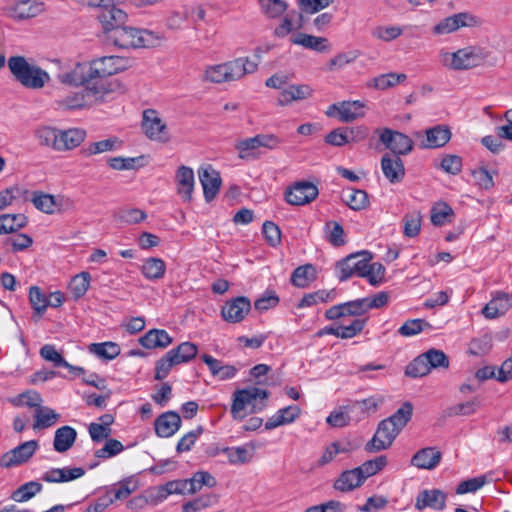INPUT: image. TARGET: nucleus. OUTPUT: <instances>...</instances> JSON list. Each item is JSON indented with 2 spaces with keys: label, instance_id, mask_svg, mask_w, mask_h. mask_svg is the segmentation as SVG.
<instances>
[{
  "label": "nucleus",
  "instance_id": "f257e3e1",
  "mask_svg": "<svg viewBox=\"0 0 512 512\" xmlns=\"http://www.w3.org/2000/svg\"><path fill=\"white\" fill-rule=\"evenodd\" d=\"M7 65L14 79L27 89H42L51 79L46 70L30 64L24 56L9 57Z\"/></svg>",
  "mask_w": 512,
  "mask_h": 512
},
{
  "label": "nucleus",
  "instance_id": "f03ea898",
  "mask_svg": "<svg viewBox=\"0 0 512 512\" xmlns=\"http://www.w3.org/2000/svg\"><path fill=\"white\" fill-rule=\"evenodd\" d=\"M106 40L121 49L149 48L155 46L159 38L151 31L138 29L126 24L111 30Z\"/></svg>",
  "mask_w": 512,
  "mask_h": 512
},
{
  "label": "nucleus",
  "instance_id": "7ed1b4c3",
  "mask_svg": "<svg viewBox=\"0 0 512 512\" xmlns=\"http://www.w3.org/2000/svg\"><path fill=\"white\" fill-rule=\"evenodd\" d=\"M269 392L257 387H247L236 390L233 394V403L231 406V414L234 419H243V413L246 406H252V412L260 411L265 407V400L268 398Z\"/></svg>",
  "mask_w": 512,
  "mask_h": 512
},
{
  "label": "nucleus",
  "instance_id": "20e7f679",
  "mask_svg": "<svg viewBox=\"0 0 512 512\" xmlns=\"http://www.w3.org/2000/svg\"><path fill=\"white\" fill-rule=\"evenodd\" d=\"M484 60L482 50L468 46L455 52H445L441 55L444 66L452 70H468L479 66Z\"/></svg>",
  "mask_w": 512,
  "mask_h": 512
},
{
  "label": "nucleus",
  "instance_id": "39448f33",
  "mask_svg": "<svg viewBox=\"0 0 512 512\" xmlns=\"http://www.w3.org/2000/svg\"><path fill=\"white\" fill-rule=\"evenodd\" d=\"M372 258V254L368 251L348 255L336 264L338 279L343 282L354 275L362 277L367 262H371Z\"/></svg>",
  "mask_w": 512,
  "mask_h": 512
},
{
  "label": "nucleus",
  "instance_id": "423d86ee",
  "mask_svg": "<svg viewBox=\"0 0 512 512\" xmlns=\"http://www.w3.org/2000/svg\"><path fill=\"white\" fill-rule=\"evenodd\" d=\"M401 431L395 423L390 422L387 418L382 420L372 439L366 443L365 450L368 453H376L390 448Z\"/></svg>",
  "mask_w": 512,
  "mask_h": 512
},
{
  "label": "nucleus",
  "instance_id": "0eeeda50",
  "mask_svg": "<svg viewBox=\"0 0 512 512\" xmlns=\"http://www.w3.org/2000/svg\"><path fill=\"white\" fill-rule=\"evenodd\" d=\"M379 140L386 148L391 150V156L398 157L409 154L412 151L414 144L409 136L389 128H384L381 131Z\"/></svg>",
  "mask_w": 512,
  "mask_h": 512
},
{
  "label": "nucleus",
  "instance_id": "6e6552de",
  "mask_svg": "<svg viewBox=\"0 0 512 512\" xmlns=\"http://www.w3.org/2000/svg\"><path fill=\"white\" fill-rule=\"evenodd\" d=\"M319 190L309 181H299L290 186L285 192L286 201L295 206L306 205L317 198Z\"/></svg>",
  "mask_w": 512,
  "mask_h": 512
},
{
  "label": "nucleus",
  "instance_id": "1a4fd4ad",
  "mask_svg": "<svg viewBox=\"0 0 512 512\" xmlns=\"http://www.w3.org/2000/svg\"><path fill=\"white\" fill-rule=\"evenodd\" d=\"M83 87V91L87 94L88 101L92 105L95 102L105 101L107 97L114 92L115 83L91 73Z\"/></svg>",
  "mask_w": 512,
  "mask_h": 512
},
{
  "label": "nucleus",
  "instance_id": "9d476101",
  "mask_svg": "<svg viewBox=\"0 0 512 512\" xmlns=\"http://www.w3.org/2000/svg\"><path fill=\"white\" fill-rule=\"evenodd\" d=\"M38 449L36 440L26 441L14 449L4 453L0 458L2 468H11L26 463Z\"/></svg>",
  "mask_w": 512,
  "mask_h": 512
},
{
  "label": "nucleus",
  "instance_id": "9b49d317",
  "mask_svg": "<svg viewBox=\"0 0 512 512\" xmlns=\"http://www.w3.org/2000/svg\"><path fill=\"white\" fill-rule=\"evenodd\" d=\"M417 138H422L420 147L424 149H437L444 147L451 139L452 133L447 125H435L422 132L416 133Z\"/></svg>",
  "mask_w": 512,
  "mask_h": 512
},
{
  "label": "nucleus",
  "instance_id": "f8f14e48",
  "mask_svg": "<svg viewBox=\"0 0 512 512\" xmlns=\"http://www.w3.org/2000/svg\"><path fill=\"white\" fill-rule=\"evenodd\" d=\"M142 129L145 135L154 141L167 142L169 135L166 131V125L153 109L143 112Z\"/></svg>",
  "mask_w": 512,
  "mask_h": 512
},
{
  "label": "nucleus",
  "instance_id": "ddd939ff",
  "mask_svg": "<svg viewBox=\"0 0 512 512\" xmlns=\"http://www.w3.org/2000/svg\"><path fill=\"white\" fill-rule=\"evenodd\" d=\"M251 310V302L245 296H238L227 301L221 309V316L226 322L239 323Z\"/></svg>",
  "mask_w": 512,
  "mask_h": 512
},
{
  "label": "nucleus",
  "instance_id": "4468645a",
  "mask_svg": "<svg viewBox=\"0 0 512 512\" xmlns=\"http://www.w3.org/2000/svg\"><path fill=\"white\" fill-rule=\"evenodd\" d=\"M102 24L106 37L112 33L111 30L126 24L128 16L126 12L117 8L114 4L105 5L97 15Z\"/></svg>",
  "mask_w": 512,
  "mask_h": 512
},
{
  "label": "nucleus",
  "instance_id": "2eb2a0df",
  "mask_svg": "<svg viewBox=\"0 0 512 512\" xmlns=\"http://www.w3.org/2000/svg\"><path fill=\"white\" fill-rule=\"evenodd\" d=\"M198 176L205 200L207 202L212 201L221 188L222 180L220 173L213 169L211 165H207L198 170Z\"/></svg>",
  "mask_w": 512,
  "mask_h": 512
},
{
  "label": "nucleus",
  "instance_id": "dca6fc26",
  "mask_svg": "<svg viewBox=\"0 0 512 512\" xmlns=\"http://www.w3.org/2000/svg\"><path fill=\"white\" fill-rule=\"evenodd\" d=\"M446 494L439 489H425L416 497L415 508L423 510L431 508L436 511H442L446 506Z\"/></svg>",
  "mask_w": 512,
  "mask_h": 512
},
{
  "label": "nucleus",
  "instance_id": "f3484780",
  "mask_svg": "<svg viewBox=\"0 0 512 512\" xmlns=\"http://www.w3.org/2000/svg\"><path fill=\"white\" fill-rule=\"evenodd\" d=\"M181 423V417L177 412H164L155 420V432L162 438L171 437L180 429Z\"/></svg>",
  "mask_w": 512,
  "mask_h": 512
},
{
  "label": "nucleus",
  "instance_id": "a211bd4d",
  "mask_svg": "<svg viewBox=\"0 0 512 512\" xmlns=\"http://www.w3.org/2000/svg\"><path fill=\"white\" fill-rule=\"evenodd\" d=\"M381 169L384 176L392 184L400 183L405 176L404 163L398 156L384 154L381 159Z\"/></svg>",
  "mask_w": 512,
  "mask_h": 512
},
{
  "label": "nucleus",
  "instance_id": "6ab92c4d",
  "mask_svg": "<svg viewBox=\"0 0 512 512\" xmlns=\"http://www.w3.org/2000/svg\"><path fill=\"white\" fill-rule=\"evenodd\" d=\"M225 63L229 82L241 80L247 74L254 73L258 68V63L248 57H239Z\"/></svg>",
  "mask_w": 512,
  "mask_h": 512
},
{
  "label": "nucleus",
  "instance_id": "aec40b11",
  "mask_svg": "<svg viewBox=\"0 0 512 512\" xmlns=\"http://www.w3.org/2000/svg\"><path fill=\"white\" fill-rule=\"evenodd\" d=\"M86 138V131L81 128L58 129L56 151L63 152L72 150L81 145Z\"/></svg>",
  "mask_w": 512,
  "mask_h": 512
},
{
  "label": "nucleus",
  "instance_id": "412c9836",
  "mask_svg": "<svg viewBox=\"0 0 512 512\" xmlns=\"http://www.w3.org/2000/svg\"><path fill=\"white\" fill-rule=\"evenodd\" d=\"M512 307L511 297L504 292H498L482 309L487 319H495L504 315Z\"/></svg>",
  "mask_w": 512,
  "mask_h": 512
},
{
  "label": "nucleus",
  "instance_id": "4be33fe9",
  "mask_svg": "<svg viewBox=\"0 0 512 512\" xmlns=\"http://www.w3.org/2000/svg\"><path fill=\"white\" fill-rule=\"evenodd\" d=\"M441 458L442 453L436 447H426L413 455L411 464L419 469L432 470L440 463Z\"/></svg>",
  "mask_w": 512,
  "mask_h": 512
},
{
  "label": "nucleus",
  "instance_id": "5701e85b",
  "mask_svg": "<svg viewBox=\"0 0 512 512\" xmlns=\"http://www.w3.org/2000/svg\"><path fill=\"white\" fill-rule=\"evenodd\" d=\"M177 192L184 201H191L194 189V172L190 167L180 166L176 172Z\"/></svg>",
  "mask_w": 512,
  "mask_h": 512
},
{
  "label": "nucleus",
  "instance_id": "b1692460",
  "mask_svg": "<svg viewBox=\"0 0 512 512\" xmlns=\"http://www.w3.org/2000/svg\"><path fill=\"white\" fill-rule=\"evenodd\" d=\"M91 72L90 63H77L71 71L60 74L58 79L62 84L70 86H84L89 79Z\"/></svg>",
  "mask_w": 512,
  "mask_h": 512
},
{
  "label": "nucleus",
  "instance_id": "393cba45",
  "mask_svg": "<svg viewBox=\"0 0 512 512\" xmlns=\"http://www.w3.org/2000/svg\"><path fill=\"white\" fill-rule=\"evenodd\" d=\"M473 20V17L468 13H458L452 16L446 17L441 20L437 25L433 28V33L435 35H444L452 33L458 30L460 27L467 26V20Z\"/></svg>",
  "mask_w": 512,
  "mask_h": 512
},
{
  "label": "nucleus",
  "instance_id": "a878e982",
  "mask_svg": "<svg viewBox=\"0 0 512 512\" xmlns=\"http://www.w3.org/2000/svg\"><path fill=\"white\" fill-rule=\"evenodd\" d=\"M312 88L309 85H289L287 88L283 89L278 97V104L280 106H286L292 103L293 101H299L303 99H307L312 96Z\"/></svg>",
  "mask_w": 512,
  "mask_h": 512
},
{
  "label": "nucleus",
  "instance_id": "bb28decb",
  "mask_svg": "<svg viewBox=\"0 0 512 512\" xmlns=\"http://www.w3.org/2000/svg\"><path fill=\"white\" fill-rule=\"evenodd\" d=\"M122 141L113 136L97 142H91L81 148L80 153L83 157H91L105 152H111L119 149Z\"/></svg>",
  "mask_w": 512,
  "mask_h": 512
},
{
  "label": "nucleus",
  "instance_id": "cd10ccee",
  "mask_svg": "<svg viewBox=\"0 0 512 512\" xmlns=\"http://www.w3.org/2000/svg\"><path fill=\"white\" fill-rule=\"evenodd\" d=\"M88 106H91V104L84 91L72 92L54 101L55 109L61 111L81 109Z\"/></svg>",
  "mask_w": 512,
  "mask_h": 512
},
{
  "label": "nucleus",
  "instance_id": "c85d7f7f",
  "mask_svg": "<svg viewBox=\"0 0 512 512\" xmlns=\"http://www.w3.org/2000/svg\"><path fill=\"white\" fill-rule=\"evenodd\" d=\"M173 339L163 329H151L139 339L140 344L146 349L166 348Z\"/></svg>",
  "mask_w": 512,
  "mask_h": 512
},
{
  "label": "nucleus",
  "instance_id": "c756f323",
  "mask_svg": "<svg viewBox=\"0 0 512 512\" xmlns=\"http://www.w3.org/2000/svg\"><path fill=\"white\" fill-rule=\"evenodd\" d=\"M40 12L39 5L31 0H19L8 8V15L15 20L36 17Z\"/></svg>",
  "mask_w": 512,
  "mask_h": 512
},
{
  "label": "nucleus",
  "instance_id": "7c9ffc66",
  "mask_svg": "<svg viewBox=\"0 0 512 512\" xmlns=\"http://www.w3.org/2000/svg\"><path fill=\"white\" fill-rule=\"evenodd\" d=\"M77 432L71 426H62L55 431L53 447L55 451L64 453L75 443Z\"/></svg>",
  "mask_w": 512,
  "mask_h": 512
},
{
  "label": "nucleus",
  "instance_id": "2f4dec72",
  "mask_svg": "<svg viewBox=\"0 0 512 512\" xmlns=\"http://www.w3.org/2000/svg\"><path fill=\"white\" fill-rule=\"evenodd\" d=\"M364 481L365 480L362 474L356 467L354 469L342 472L338 479L335 481L334 488L341 492H347L361 486Z\"/></svg>",
  "mask_w": 512,
  "mask_h": 512
},
{
  "label": "nucleus",
  "instance_id": "473e14b6",
  "mask_svg": "<svg viewBox=\"0 0 512 512\" xmlns=\"http://www.w3.org/2000/svg\"><path fill=\"white\" fill-rule=\"evenodd\" d=\"M299 414L300 409L296 405L282 408L266 421L265 429L272 430L281 425L292 423L299 416Z\"/></svg>",
  "mask_w": 512,
  "mask_h": 512
},
{
  "label": "nucleus",
  "instance_id": "72a5a7b5",
  "mask_svg": "<svg viewBox=\"0 0 512 512\" xmlns=\"http://www.w3.org/2000/svg\"><path fill=\"white\" fill-rule=\"evenodd\" d=\"M364 107V103L359 100L340 102L339 120L342 123H350L360 117H363Z\"/></svg>",
  "mask_w": 512,
  "mask_h": 512
},
{
  "label": "nucleus",
  "instance_id": "f704fd0d",
  "mask_svg": "<svg viewBox=\"0 0 512 512\" xmlns=\"http://www.w3.org/2000/svg\"><path fill=\"white\" fill-rule=\"evenodd\" d=\"M317 277L316 268L312 264H305L294 269L291 275V283L299 288L309 286Z\"/></svg>",
  "mask_w": 512,
  "mask_h": 512
},
{
  "label": "nucleus",
  "instance_id": "c9c22d12",
  "mask_svg": "<svg viewBox=\"0 0 512 512\" xmlns=\"http://www.w3.org/2000/svg\"><path fill=\"white\" fill-rule=\"evenodd\" d=\"M342 200L354 211L363 210L369 205L368 195L361 189H347L342 193Z\"/></svg>",
  "mask_w": 512,
  "mask_h": 512
},
{
  "label": "nucleus",
  "instance_id": "e433bc0d",
  "mask_svg": "<svg viewBox=\"0 0 512 512\" xmlns=\"http://www.w3.org/2000/svg\"><path fill=\"white\" fill-rule=\"evenodd\" d=\"M141 272L148 280H159L165 275L166 264L160 258L150 257L144 261Z\"/></svg>",
  "mask_w": 512,
  "mask_h": 512
},
{
  "label": "nucleus",
  "instance_id": "4c0bfd02",
  "mask_svg": "<svg viewBox=\"0 0 512 512\" xmlns=\"http://www.w3.org/2000/svg\"><path fill=\"white\" fill-rule=\"evenodd\" d=\"M337 297V291L335 289L330 290H318L312 293L305 294L298 304V308L310 307L319 303H327L335 300Z\"/></svg>",
  "mask_w": 512,
  "mask_h": 512
},
{
  "label": "nucleus",
  "instance_id": "58836bf2",
  "mask_svg": "<svg viewBox=\"0 0 512 512\" xmlns=\"http://www.w3.org/2000/svg\"><path fill=\"white\" fill-rule=\"evenodd\" d=\"M235 149L238 152V158L241 160H255L260 156V153L258 152L259 148L254 136L238 141L235 144Z\"/></svg>",
  "mask_w": 512,
  "mask_h": 512
},
{
  "label": "nucleus",
  "instance_id": "ea45409f",
  "mask_svg": "<svg viewBox=\"0 0 512 512\" xmlns=\"http://www.w3.org/2000/svg\"><path fill=\"white\" fill-rule=\"evenodd\" d=\"M407 78L404 73H387L381 74L375 78H373L369 83V87H373L378 90H386L388 88L394 87L397 84L405 81Z\"/></svg>",
  "mask_w": 512,
  "mask_h": 512
},
{
  "label": "nucleus",
  "instance_id": "a19ab883",
  "mask_svg": "<svg viewBox=\"0 0 512 512\" xmlns=\"http://www.w3.org/2000/svg\"><path fill=\"white\" fill-rule=\"evenodd\" d=\"M219 497L214 493L201 495L200 497L188 501L182 505V512H201L207 507L214 506L218 503Z\"/></svg>",
  "mask_w": 512,
  "mask_h": 512
},
{
  "label": "nucleus",
  "instance_id": "79ce46f5",
  "mask_svg": "<svg viewBox=\"0 0 512 512\" xmlns=\"http://www.w3.org/2000/svg\"><path fill=\"white\" fill-rule=\"evenodd\" d=\"M291 42L317 52H323L327 49V45H325L327 42L326 38L316 37L305 33L297 34L291 39Z\"/></svg>",
  "mask_w": 512,
  "mask_h": 512
},
{
  "label": "nucleus",
  "instance_id": "37998d69",
  "mask_svg": "<svg viewBox=\"0 0 512 512\" xmlns=\"http://www.w3.org/2000/svg\"><path fill=\"white\" fill-rule=\"evenodd\" d=\"M34 136L40 146L48 147L56 151L58 129L51 126H40L35 129Z\"/></svg>",
  "mask_w": 512,
  "mask_h": 512
},
{
  "label": "nucleus",
  "instance_id": "c03bdc74",
  "mask_svg": "<svg viewBox=\"0 0 512 512\" xmlns=\"http://www.w3.org/2000/svg\"><path fill=\"white\" fill-rule=\"evenodd\" d=\"M34 418L33 428L45 429L53 426L57 422L59 415L53 409L41 406L35 410Z\"/></svg>",
  "mask_w": 512,
  "mask_h": 512
},
{
  "label": "nucleus",
  "instance_id": "a18cd8bd",
  "mask_svg": "<svg viewBox=\"0 0 512 512\" xmlns=\"http://www.w3.org/2000/svg\"><path fill=\"white\" fill-rule=\"evenodd\" d=\"M30 201L33 203L36 209L46 214H53L55 212L56 200L51 194L44 193L42 191L32 192Z\"/></svg>",
  "mask_w": 512,
  "mask_h": 512
},
{
  "label": "nucleus",
  "instance_id": "49530a36",
  "mask_svg": "<svg viewBox=\"0 0 512 512\" xmlns=\"http://www.w3.org/2000/svg\"><path fill=\"white\" fill-rule=\"evenodd\" d=\"M89 351L100 358L112 360L120 354V347L114 342L92 343Z\"/></svg>",
  "mask_w": 512,
  "mask_h": 512
},
{
  "label": "nucleus",
  "instance_id": "de8ad7c7",
  "mask_svg": "<svg viewBox=\"0 0 512 512\" xmlns=\"http://www.w3.org/2000/svg\"><path fill=\"white\" fill-rule=\"evenodd\" d=\"M29 301L35 314H37L38 318H41L49 306L48 296L42 293L38 286H31L29 289Z\"/></svg>",
  "mask_w": 512,
  "mask_h": 512
},
{
  "label": "nucleus",
  "instance_id": "09e8293b",
  "mask_svg": "<svg viewBox=\"0 0 512 512\" xmlns=\"http://www.w3.org/2000/svg\"><path fill=\"white\" fill-rule=\"evenodd\" d=\"M92 72L99 75L100 78L108 79L109 76L116 74V68L113 67L111 56H103L90 62Z\"/></svg>",
  "mask_w": 512,
  "mask_h": 512
},
{
  "label": "nucleus",
  "instance_id": "8fccbe9b",
  "mask_svg": "<svg viewBox=\"0 0 512 512\" xmlns=\"http://www.w3.org/2000/svg\"><path fill=\"white\" fill-rule=\"evenodd\" d=\"M42 488V484L37 481L27 482L13 492L12 499L16 502L28 501L36 494L40 493Z\"/></svg>",
  "mask_w": 512,
  "mask_h": 512
},
{
  "label": "nucleus",
  "instance_id": "3c124183",
  "mask_svg": "<svg viewBox=\"0 0 512 512\" xmlns=\"http://www.w3.org/2000/svg\"><path fill=\"white\" fill-rule=\"evenodd\" d=\"M170 354L175 358L178 365L186 363L196 357L198 348L192 342H183L176 348L171 349Z\"/></svg>",
  "mask_w": 512,
  "mask_h": 512
},
{
  "label": "nucleus",
  "instance_id": "603ef678",
  "mask_svg": "<svg viewBox=\"0 0 512 512\" xmlns=\"http://www.w3.org/2000/svg\"><path fill=\"white\" fill-rule=\"evenodd\" d=\"M262 13L271 19L280 17L288 8L283 0H258Z\"/></svg>",
  "mask_w": 512,
  "mask_h": 512
},
{
  "label": "nucleus",
  "instance_id": "864d4df0",
  "mask_svg": "<svg viewBox=\"0 0 512 512\" xmlns=\"http://www.w3.org/2000/svg\"><path fill=\"white\" fill-rule=\"evenodd\" d=\"M91 276L89 272H81L74 276L70 282L69 289L74 299H79L85 295L89 289Z\"/></svg>",
  "mask_w": 512,
  "mask_h": 512
},
{
  "label": "nucleus",
  "instance_id": "5fc2aeb1",
  "mask_svg": "<svg viewBox=\"0 0 512 512\" xmlns=\"http://www.w3.org/2000/svg\"><path fill=\"white\" fill-rule=\"evenodd\" d=\"M453 216V209L446 203H440L434 206L431 211V222L435 226H443L452 222Z\"/></svg>",
  "mask_w": 512,
  "mask_h": 512
},
{
  "label": "nucleus",
  "instance_id": "6e6d98bb",
  "mask_svg": "<svg viewBox=\"0 0 512 512\" xmlns=\"http://www.w3.org/2000/svg\"><path fill=\"white\" fill-rule=\"evenodd\" d=\"M203 80L215 84L229 82L226 63L208 66L204 71Z\"/></svg>",
  "mask_w": 512,
  "mask_h": 512
},
{
  "label": "nucleus",
  "instance_id": "4d7b16f0",
  "mask_svg": "<svg viewBox=\"0 0 512 512\" xmlns=\"http://www.w3.org/2000/svg\"><path fill=\"white\" fill-rule=\"evenodd\" d=\"M388 463L385 455H380L372 460L365 461L358 468L364 480L380 472Z\"/></svg>",
  "mask_w": 512,
  "mask_h": 512
},
{
  "label": "nucleus",
  "instance_id": "13d9d810",
  "mask_svg": "<svg viewBox=\"0 0 512 512\" xmlns=\"http://www.w3.org/2000/svg\"><path fill=\"white\" fill-rule=\"evenodd\" d=\"M189 487L192 489V493H196L201 490L203 486H207L208 488L215 487L217 481L214 476H212L207 471H198L193 474V476L188 479Z\"/></svg>",
  "mask_w": 512,
  "mask_h": 512
},
{
  "label": "nucleus",
  "instance_id": "bf43d9fd",
  "mask_svg": "<svg viewBox=\"0 0 512 512\" xmlns=\"http://www.w3.org/2000/svg\"><path fill=\"white\" fill-rule=\"evenodd\" d=\"M189 487L192 489V493H196L201 490L203 486H207L208 488L215 487L217 481L214 476H212L207 471H198L193 474V476L188 479Z\"/></svg>",
  "mask_w": 512,
  "mask_h": 512
},
{
  "label": "nucleus",
  "instance_id": "052dcab7",
  "mask_svg": "<svg viewBox=\"0 0 512 512\" xmlns=\"http://www.w3.org/2000/svg\"><path fill=\"white\" fill-rule=\"evenodd\" d=\"M385 272V267L380 262H367L366 269L364 274H362V277L367 278L371 285L377 286L384 282Z\"/></svg>",
  "mask_w": 512,
  "mask_h": 512
},
{
  "label": "nucleus",
  "instance_id": "680f3d73",
  "mask_svg": "<svg viewBox=\"0 0 512 512\" xmlns=\"http://www.w3.org/2000/svg\"><path fill=\"white\" fill-rule=\"evenodd\" d=\"M430 371L429 365L425 361V354L422 353L406 366L405 374L409 377L417 378L426 376Z\"/></svg>",
  "mask_w": 512,
  "mask_h": 512
},
{
  "label": "nucleus",
  "instance_id": "e2e57ef3",
  "mask_svg": "<svg viewBox=\"0 0 512 512\" xmlns=\"http://www.w3.org/2000/svg\"><path fill=\"white\" fill-rule=\"evenodd\" d=\"M425 361L428 363L430 370L449 367V358L442 351L435 348H431L425 353Z\"/></svg>",
  "mask_w": 512,
  "mask_h": 512
},
{
  "label": "nucleus",
  "instance_id": "0e129e2a",
  "mask_svg": "<svg viewBox=\"0 0 512 512\" xmlns=\"http://www.w3.org/2000/svg\"><path fill=\"white\" fill-rule=\"evenodd\" d=\"M413 413V405L411 402H404L401 407L390 417L387 419L390 422L395 423V425L402 430L406 424L410 421Z\"/></svg>",
  "mask_w": 512,
  "mask_h": 512
},
{
  "label": "nucleus",
  "instance_id": "69168bd1",
  "mask_svg": "<svg viewBox=\"0 0 512 512\" xmlns=\"http://www.w3.org/2000/svg\"><path fill=\"white\" fill-rule=\"evenodd\" d=\"M325 233L327 240L333 246L339 247L345 244L344 229L338 222H327L325 225Z\"/></svg>",
  "mask_w": 512,
  "mask_h": 512
},
{
  "label": "nucleus",
  "instance_id": "338daca9",
  "mask_svg": "<svg viewBox=\"0 0 512 512\" xmlns=\"http://www.w3.org/2000/svg\"><path fill=\"white\" fill-rule=\"evenodd\" d=\"M223 452L227 455L228 461L233 465L245 464L252 459L251 452L245 447H226Z\"/></svg>",
  "mask_w": 512,
  "mask_h": 512
},
{
  "label": "nucleus",
  "instance_id": "774afa93",
  "mask_svg": "<svg viewBox=\"0 0 512 512\" xmlns=\"http://www.w3.org/2000/svg\"><path fill=\"white\" fill-rule=\"evenodd\" d=\"M178 365L175 358L168 351L163 357H161L155 365V375L154 378L156 380L165 379L170 373L173 366Z\"/></svg>",
  "mask_w": 512,
  "mask_h": 512
}]
</instances>
